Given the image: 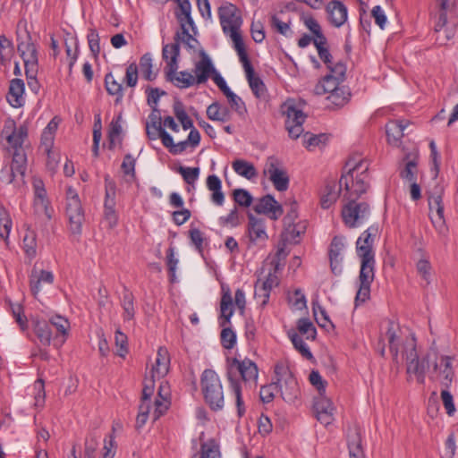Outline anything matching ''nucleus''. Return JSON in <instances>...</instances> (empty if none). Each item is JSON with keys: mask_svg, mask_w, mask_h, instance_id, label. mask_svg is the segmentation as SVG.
Here are the masks:
<instances>
[{"mask_svg": "<svg viewBox=\"0 0 458 458\" xmlns=\"http://www.w3.org/2000/svg\"><path fill=\"white\" fill-rule=\"evenodd\" d=\"M233 200L241 207L248 208L251 205L253 198L244 189H235L233 191Z\"/></svg>", "mask_w": 458, "mask_h": 458, "instance_id": "0e129e2a", "label": "nucleus"}, {"mask_svg": "<svg viewBox=\"0 0 458 458\" xmlns=\"http://www.w3.org/2000/svg\"><path fill=\"white\" fill-rule=\"evenodd\" d=\"M368 164L362 159L352 157L344 165V173L339 180L340 189H344V198L358 199L364 194L369 184Z\"/></svg>", "mask_w": 458, "mask_h": 458, "instance_id": "f03ea898", "label": "nucleus"}, {"mask_svg": "<svg viewBox=\"0 0 458 458\" xmlns=\"http://www.w3.org/2000/svg\"><path fill=\"white\" fill-rule=\"evenodd\" d=\"M342 81L332 78L328 75H326L316 86L314 89V92L317 95H324L328 93L331 94V92H334L336 90V89L342 88L340 86V83Z\"/></svg>", "mask_w": 458, "mask_h": 458, "instance_id": "ea45409f", "label": "nucleus"}, {"mask_svg": "<svg viewBox=\"0 0 458 458\" xmlns=\"http://www.w3.org/2000/svg\"><path fill=\"white\" fill-rule=\"evenodd\" d=\"M24 90L25 85L21 79H13L10 81L9 90L6 99L9 104L13 107H21L24 104Z\"/></svg>", "mask_w": 458, "mask_h": 458, "instance_id": "a878e982", "label": "nucleus"}, {"mask_svg": "<svg viewBox=\"0 0 458 458\" xmlns=\"http://www.w3.org/2000/svg\"><path fill=\"white\" fill-rule=\"evenodd\" d=\"M65 215L69 221V229L73 235L80 236L85 220L84 209L76 191L69 186L66 189Z\"/></svg>", "mask_w": 458, "mask_h": 458, "instance_id": "0eeeda50", "label": "nucleus"}, {"mask_svg": "<svg viewBox=\"0 0 458 458\" xmlns=\"http://www.w3.org/2000/svg\"><path fill=\"white\" fill-rule=\"evenodd\" d=\"M114 344L116 348V355L124 358L128 353V338L119 328L114 334Z\"/></svg>", "mask_w": 458, "mask_h": 458, "instance_id": "bf43d9fd", "label": "nucleus"}, {"mask_svg": "<svg viewBox=\"0 0 458 458\" xmlns=\"http://www.w3.org/2000/svg\"><path fill=\"white\" fill-rule=\"evenodd\" d=\"M180 55L179 36H174V42L165 44L162 49V58L166 63L165 71L169 69V73L176 72L178 69V57Z\"/></svg>", "mask_w": 458, "mask_h": 458, "instance_id": "aec40b11", "label": "nucleus"}, {"mask_svg": "<svg viewBox=\"0 0 458 458\" xmlns=\"http://www.w3.org/2000/svg\"><path fill=\"white\" fill-rule=\"evenodd\" d=\"M200 458H220L219 446L214 439L201 444Z\"/></svg>", "mask_w": 458, "mask_h": 458, "instance_id": "052dcab7", "label": "nucleus"}, {"mask_svg": "<svg viewBox=\"0 0 458 458\" xmlns=\"http://www.w3.org/2000/svg\"><path fill=\"white\" fill-rule=\"evenodd\" d=\"M452 361V357L441 356L434 363V372L437 374V377L439 378L440 383L445 387H448L454 377Z\"/></svg>", "mask_w": 458, "mask_h": 458, "instance_id": "412c9836", "label": "nucleus"}, {"mask_svg": "<svg viewBox=\"0 0 458 458\" xmlns=\"http://www.w3.org/2000/svg\"><path fill=\"white\" fill-rule=\"evenodd\" d=\"M222 327L220 335L221 344L225 349H233L236 344V334L226 326Z\"/></svg>", "mask_w": 458, "mask_h": 458, "instance_id": "e2e57ef3", "label": "nucleus"}, {"mask_svg": "<svg viewBox=\"0 0 458 458\" xmlns=\"http://www.w3.org/2000/svg\"><path fill=\"white\" fill-rule=\"evenodd\" d=\"M282 113L286 116L285 128L292 139H298L304 131L303 123L306 115L304 113L292 104H284Z\"/></svg>", "mask_w": 458, "mask_h": 458, "instance_id": "1a4fd4ad", "label": "nucleus"}, {"mask_svg": "<svg viewBox=\"0 0 458 458\" xmlns=\"http://www.w3.org/2000/svg\"><path fill=\"white\" fill-rule=\"evenodd\" d=\"M34 188V208L38 214H43L47 220H50L53 216V208L47 198V191L44 182L40 179L33 181Z\"/></svg>", "mask_w": 458, "mask_h": 458, "instance_id": "f8f14e48", "label": "nucleus"}, {"mask_svg": "<svg viewBox=\"0 0 458 458\" xmlns=\"http://www.w3.org/2000/svg\"><path fill=\"white\" fill-rule=\"evenodd\" d=\"M220 23L225 34L240 30L242 20L237 14V8L233 4H226L218 9Z\"/></svg>", "mask_w": 458, "mask_h": 458, "instance_id": "9d476101", "label": "nucleus"}, {"mask_svg": "<svg viewBox=\"0 0 458 458\" xmlns=\"http://www.w3.org/2000/svg\"><path fill=\"white\" fill-rule=\"evenodd\" d=\"M287 335L292 341L294 348L301 354L302 357L309 360L314 359L312 352L310 351L307 344L304 343L302 338L298 335V333L295 330H289Z\"/></svg>", "mask_w": 458, "mask_h": 458, "instance_id": "c03bdc74", "label": "nucleus"}, {"mask_svg": "<svg viewBox=\"0 0 458 458\" xmlns=\"http://www.w3.org/2000/svg\"><path fill=\"white\" fill-rule=\"evenodd\" d=\"M121 306L123 309V319L131 320L134 318L135 309H134V296L131 292L127 289H124L123 293V297L121 300Z\"/></svg>", "mask_w": 458, "mask_h": 458, "instance_id": "49530a36", "label": "nucleus"}, {"mask_svg": "<svg viewBox=\"0 0 458 458\" xmlns=\"http://www.w3.org/2000/svg\"><path fill=\"white\" fill-rule=\"evenodd\" d=\"M201 392L206 403L214 411H221L225 404L223 386L217 373L207 369L200 377Z\"/></svg>", "mask_w": 458, "mask_h": 458, "instance_id": "7ed1b4c3", "label": "nucleus"}, {"mask_svg": "<svg viewBox=\"0 0 458 458\" xmlns=\"http://www.w3.org/2000/svg\"><path fill=\"white\" fill-rule=\"evenodd\" d=\"M105 180V191L106 198L104 202L105 209H114L115 206V190L116 185L114 181L110 177L109 174H106L104 177Z\"/></svg>", "mask_w": 458, "mask_h": 458, "instance_id": "37998d69", "label": "nucleus"}, {"mask_svg": "<svg viewBox=\"0 0 458 458\" xmlns=\"http://www.w3.org/2000/svg\"><path fill=\"white\" fill-rule=\"evenodd\" d=\"M341 190L336 189L335 182L327 183L320 198L321 207L325 209L329 208L337 200Z\"/></svg>", "mask_w": 458, "mask_h": 458, "instance_id": "a19ab883", "label": "nucleus"}, {"mask_svg": "<svg viewBox=\"0 0 458 458\" xmlns=\"http://www.w3.org/2000/svg\"><path fill=\"white\" fill-rule=\"evenodd\" d=\"M3 134H5L8 144L14 149L13 153H24L22 144L28 135V129L25 125L16 128L14 123L12 122L11 125L4 126Z\"/></svg>", "mask_w": 458, "mask_h": 458, "instance_id": "2eb2a0df", "label": "nucleus"}, {"mask_svg": "<svg viewBox=\"0 0 458 458\" xmlns=\"http://www.w3.org/2000/svg\"><path fill=\"white\" fill-rule=\"evenodd\" d=\"M416 269L420 277L426 282L427 284L430 282L431 265L427 259H420L416 263Z\"/></svg>", "mask_w": 458, "mask_h": 458, "instance_id": "774afa93", "label": "nucleus"}, {"mask_svg": "<svg viewBox=\"0 0 458 458\" xmlns=\"http://www.w3.org/2000/svg\"><path fill=\"white\" fill-rule=\"evenodd\" d=\"M177 172L182 176L183 180L188 184H193L199 175V167L179 166Z\"/></svg>", "mask_w": 458, "mask_h": 458, "instance_id": "338daca9", "label": "nucleus"}, {"mask_svg": "<svg viewBox=\"0 0 458 458\" xmlns=\"http://www.w3.org/2000/svg\"><path fill=\"white\" fill-rule=\"evenodd\" d=\"M360 259V270L359 274V288L355 296V305L367 301L370 297V286L375 278V256L364 253Z\"/></svg>", "mask_w": 458, "mask_h": 458, "instance_id": "423d86ee", "label": "nucleus"}, {"mask_svg": "<svg viewBox=\"0 0 458 458\" xmlns=\"http://www.w3.org/2000/svg\"><path fill=\"white\" fill-rule=\"evenodd\" d=\"M444 187L437 184L434 189L428 192V201L430 215L434 213L437 207L443 204Z\"/></svg>", "mask_w": 458, "mask_h": 458, "instance_id": "de8ad7c7", "label": "nucleus"}, {"mask_svg": "<svg viewBox=\"0 0 458 458\" xmlns=\"http://www.w3.org/2000/svg\"><path fill=\"white\" fill-rule=\"evenodd\" d=\"M347 200L342 209V217L346 226L354 228L368 219L370 208L367 202H357V199Z\"/></svg>", "mask_w": 458, "mask_h": 458, "instance_id": "6e6552de", "label": "nucleus"}, {"mask_svg": "<svg viewBox=\"0 0 458 458\" xmlns=\"http://www.w3.org/2000/svg\"><path fill=\"white\" fill-rule=\"evenodd\" d=\"M6 302L9 305L13 317L15 318V321L20 326L21 329L24 331L28 328V319L24 315L23 308L21 304H14L11 301V300H6Z\"/></svg>", "mask_w": 458, "mask_h": 458, "instance_id": "5fc2aeb1", "label": "nucleus"}, {"mask_svg": "<svg viewBox=\"0 0 458 458\" xmlns=\"http://www.w3.org/2000/svg\"><path fill=\"white\" fill-rule=\"evenodd\" d=\"M12 219L7 209L0 204V237L8 240L12 228Z\"/></svg>", "mask_w": 458, "mask_h": 458, "instance_id": "3c124183", "label": "nucleus"}, {"mask_svg": "<svg viewBox=\"0 0 458 458\" xmlns=\"http://www.w3.org/2000/svg\"><path fill=\"white\" fill-rule=\"evenodd\" d=\"M329 21L336 28L343 26L348 18L347 7L338 0H332L326 7Z\"/></svg>", "mask_w": 458, "mask_h": 458, "instance_id": "5701e85b", "label": "nucleus"}, {"mask_svg": "<svg viewBox=\"0 0 458 458\" xmlns=\"http://www.w3.org/2000/svg\"><path fill=\"white\" fill-rule=\"evenodd\" d=\"M377 226H370L364 231L356 242V251L358 257H363L364 253H369V256H375L373 250L374 238L377 233Z\"/></svg>", "mask_w": 458, "mask_h": 458, "instance_id": "b1692460", "label": "nucleus"}, {"mask_svg": "<svg viewBox=\"0 0 458 458\" xmlns=\"http://www.w3.org/2000/svg\"><path fill=\"white\" fill-rule=\"evenodd\" d=\"M105 87L109 95L116 96L115 104L122 101L123 98V89L121 83L115 81L112 72L105 76Z\"/></svg>", "mask_w": 458, "mask_h": 458, "instance_id": "79ce46f5", "label": "nucleus"}, {"mask_svg": "<svg viewBox=\"0 0 458 458\" xmlns=\"http://www.w3.org/2000/svg\"><path fill=\"white\" fill-rule=\"evenodd\" d=\"M298 332L305 335L307 340H315L317 336V329L313 323L307 318H301L297 321Z\"/></svg>", "mask_w": 458, "mask_h": 458, "instance_id": "8fccbe9b", "label": "nucleus"}, {"mask_svg": "<svg viewBox=\"0 0 458 458\" xmlns=\"http://www.w3.org/2000/svg\"><path fill=\"white\" fill-rule=\"evenodd\" d=\"M417 161L416 159L408 160L403 169L400 170V177L410 182L417 181Z\"/></svg>", "mask_w": 458, "mask_h": 458, "instance_id": "13d9d810", "label": "nucleus"}, {"mask_svg": "<svg viewBox=\"0 0 458 458\" xmlns=\"http://www.w3.org/2000/svg\"><path fill=\"white\" fill-rule=\"evenodd\" d=\"M25 162V153H13L12 164L10 165L4 166L1 169V181L4 183L10 184L18 175L22 179L26 171Z\"/></svg>", "mask_w": 458, "mask_h": 458, "instance_id": "9b49d317", "label": "nucleus"}, {"mask_svg": "<svg viewBox=\"0 0 458 458\" xmlns=\"http://www.w3.org/2000/svg\"><path fill=\"white\" fill-rule=\"evenodd\" d=\"M304 136L305 138L308 137L304 140V146L309 149H311L315 147H319L320 145L324 146L328 140L327 135L324 133L315 135L307 132Z\"/></svg>", "mask_w": 458, "mask_h": 458, "instance_id": "69168bd1", "label": "nucleus"}, {"mask_svg": "<svg viewBox=\"0 0 458 458\" xmlns=\"http://www.w3.org/2000/svg\"><path fill=\"white\" fill-rule=\"evenodd\" d=\"M348 448L351 458H365L361 448V440L359 432L355 431L349 438Z\"/></svg>", "mask_w": 458, "mask_h": 458, "instance_id": "6e6d98bb", "label": "nucleus"}, {"mask_svg": "<svg viewBox=\"0 0 458 458\" xmlns=\"http://www.w3.org/2000/svg\"><path fill=\"white\" fill-rule=\"evenodd\" d=\"M350 98L351 93L349 89L342 86V88L336 89L335 91L331 92V94L327 97L328 102L327 107L329 109L340 108L349 102Z\"/></svg>", "mask_w": 458, "mask_h": 458, "instance_id": "f704fd0d", "label": "nucleus"}, {"mask_svg": "<svg viewBox=\"0 0 458 458\" xmlns=\"http://www.w3.org/2000/svg\"><path fill=\"white\" fill-rule=\"evenodd\" d=\"M207 116L212 121L224 123L231 119V112L227 106H223L218 102H214L208 106Z\"/></svg>", "mask_w": 458, "mask_h": 458, "instance_id": "4c0bfd02", "label": "nucleus"}, {"mask_svg": "<svg viewBox=\"0 0 458 458\" xmlns=\"http://www.w3.org/2000/svg\"><path fill=\"white\" fill-rule=\"evenodd\" d=\"M313 407L316 418L321 424L328 426L333 422L335 408L329 399L320 395L315 399Z\"/></svg>", "mask_w": 458, "mask_h": 458, "instance_id": "6ab92c4d", "label": "nucleus"}, {"mask_svg": "<svg viewBox=\"0 0 458 458\" xmlns=\"http://www.w3.org/2000/svg\"><path fill=\"white\" fill-rule=\"evenodd\" d=\"M54 283V275L50 271L37 269L34 267L30 276V287L33 296H37L41 291L42 284H52Z\"/></svg>", "mask_w": 458, "mask_h": 458, "instance_id": "393cba45", "label": "nucleus"}, {"mask_svg": "<svg viewBox=\"0 0 458 458\" xmlns=\"http://www.w3.org/2000/svg\"><path fill=\"white\" fill-rule=\"evenodd\" d=\"M284 230L282 233V239L285 242L298 243L300 237L306 231V225L304 222H294L290 225H284Z\"/></svg>", "mask_w": 458, "mask_h": 458, "instance_id": "473e14b6", "label": "nucleus"}, {"mask_svg": "<svg viewBox=\"0 0 458 458\" xmlns=\"http://www.w3.org/2000/svg\"><path fill=\"white\" fill-rule=\"evenodd\" d=\"M47 322L51 324L52 329L54 327L56 330L54 336V346L58 349L65 343L69 335L70 322L59 315L53 316Z\"/></svg>", "mask_w": 458, "mask_h": 458, "instance_id": "4be33fe9", "label": "nucleus"}, {"mask_svg": "<svg viewBox=\"0 0 458 458\" xmlns=\"http://www.w3.org/2000/svg\"><path fill=\"white\" fill-rule=\"evenodd\" d=\"M257 214H264L270 219L276 220L283 214L282 206L269 194L262 197L253 207Z\"/></svg>", "mask_w": 458, "mask_h": 458, "instance_id": "dca6fc26", "label": "nucleus"}, {"mask_svg": "<svg viewBox=\"0 0 458 458\" xmlns=\"http://www.w3.org/2000/svg\"><path fill=\"white\" fill-rule=\"evenodd\" d=\"M220 311L223 321L220 322L221 327H225L230 323L231 317L233 314V299L229 290L224 293L220 301Z\"/></svg>", "mask_w": 458, "mask_h": 458, "instance_id": "58836bf2", "label": "nucleus"}, {"mask_svg": "<svg viewBox=\"0 0 458 458\" xmlns=\"http://www.w3.org/2000/svg\"><path fill=\"white\" fill-rule=\"evenodd\" d=\"M174 113L180 121L184 131L192 128L193 123L185 112L184 106L182 101L176 99L174 103Z\"/></svg>", "mask_w": 458, "mask_h": 458, "instance_id": "864d4df0", "label": "nucleus"}, {"mask_svg": "<svg viewBox=\"0 0 458 458\" xmlns=\"http://www.w3.org/2000/svg\"><path fill=\"white\" fill-rule=\"evenodd\" d=\"M17 49L24 62L25 69L38 67V49L30 34L27 35L26 40L18 43Z\"/></svg>", "mask_w": 458, "mask_h": 458, "instance_id": "a211bd4d", "label": "nucleus"}, {"mask_svg": "<svg viewBox=\"0 0 458 458\" xmlns=\"http://www.w3.org/2000/svg\"><path fill=\"white\" fill-rule=\"evenodd\" d=\"M199 54L200 59L195 64L193 71L195 81L198 85L206 83L216 72L211 58L205 50L200 49Z\"/></svg>", "mask_w": 458, "mask_h": 458, "instance_id": "ddd939ff", "label": "nucleus"}, {"mask_svg": "<svg viewBox=\"0 0 458 458\" xmlns=\"http://www.w3.org/2000/svg\"><path fill=\"white\" fill-rule=\"evenodd\" d=\"M170 365V356L165 347H159L157 353L155 365L150 371L151 377L161 378L164 377L168 370Z\"/></svg>", "mask_w": 458, "mask_h": 458, "instance_id": "bb28decb", "label": "nucleus"}, {"mask_svg": "<svg viewBox=\"0 0 458 458\" xmlns=\"http://www.w3.org/2000/svg\"><path fill=\"white\" fill-rule=\"evenodd\" d=\"M344 238L342 236H335L332 239V242L329 246V260H330V268L334 275L339 276L343 271V257L342 251L344 249Z\"/></svg>", "mask_w": 458, "mask_h": 458, "instance_id": "f3484780", "label": "nucleus"}, {"mask_svg": "<svg viewBox=\"0 0 458 458\" xmlns=\"http://www.w3.org/2000/svg\"><path fill=\"white\" fill-rule=\"evenodd\" d=\"M14 53V47L12 40L5 35H0V64H5L11 60Z\"/></svg>", "mask_w": 458, "mask_h": 458, "instance_id": "09e8293b", "label": "nucleus"}, {"mask_svg": "<svg viewBox=\"0 0 458 458\" xmlns=\"http://www.w3.org/2000/svg\"><path fill=\"white\" fill-rule=\"evenodd\" d=\"M274 373L275 384L277 391H280L281 397L285 403H293L301 394L300 386L293 373L283 362L276 364Z\"/></svg>", "mask_w": 458, "mask_h": 458, "instance_id": "39448f33", "label": "nucleus"}, {"mask_svg": "<svg viewBox=\"0 0 458 458\" xmlns=\"http://www.w3.org/2000/svg\"><path fill=\"white\" fill-rule=\"evenodd\" d=\"M165 78L166 81L173 82L174 86L181 89H186L196 84L194 76L187 71H181L179 72L176 71L170 74L169 69H167L165 71Z\"/></svg>", "mask_w": 458, "mask_h": 458, "instance_id": "2f4dec72", "label": "nucleus"}, {"mask_svg": "<svg viewBox=\"0 0 458 458\" xmlns=\"http://www.w3.org/2000/svg\"><path fill=\"white\" fill-rule=\"evenodd\" d=\"M227 35L230 36L233 43V47L238 54L240 62L242 64L243 68L251 65L240 30L233 31Z\"/></svg>", "mask_w": 458, "mask_h": 458, "instance_id": "e433bc0d", "label": "nucleus"}, {"mask_svg": "<svg viewBox=\"0 0 458 458\" xmlns=\"http://www.w3.org/2000/svg\"><path fill=\"white\" fill-rule=\"evenodd\" d=\"M226 377L231 392L235 396L237 413L239 417L245 413V407L242 396L241 380L244 383H257L259 369L250 359L240 360L236 357L226 360Z\"/></svg>", "mask_w": 458, "mask_h": 458, "instance_id": "f257e3e1", "label": "nucleus"}, {"mask_svg": "<svg viewBox=\"0 0 458 458\" xmlns=\"http://www.w3.org/2000/svg\"><path fill=\"white\" fill-rule=\"evenodd\" d=\"M36 248V233L33 231H29L23 238V249L26 255L30 258H34L37 253Z\"/></svg>", "mask_w": 458, "mask_h": 458, "instance_id": "680f3d73", "label": "nucleus"}, {"mask_svg": "<svg viewBox=\"0 0 458 458\" xmlns=\"http://www.w3.org/2000/svg\"><path fill=\"white\" fill-rule=\"evenodd\" d=\"M265 172L268 174L269 180L278 191H284L288 189L289 176L284 170L278 167V160L276 158L274 157H268Z\"/></svg>", "mask_w": 458, "mask_h": 458, "instance_id": "4468645a", "label": "nucleus"}, {"mask_svg": "<svg viewBox=\"0 0 458 458\" xmlns=\"http://www.w3.org/2000/svg\"><path fill=\"white\" fill-rule=\"evenodd\" d=\"M232 165L236 174L246 179L250 180L258 175L255 166L245 160L237 159L233 162Z\"/></svg>", "mask_w": 458, "mask_h": 458, "instance_id": "a18cd8bd", "label": "nucleus"}, {"mask_svg": "<svg viewBox=\"0 0 458 458\" xmlns=\"http://www.w3.org/2000/svg\"><path fill=\"white\" fill-rule=\"evenodd\" d=\"M398 332H400L399 326L395 324L393 320H388L386 335L387 337L389 350L390 352L392 353L394 360L397 359L399 353L400 336L398 335Z\"/></svg>", "mask_w": 458, "mask_h": 458, "instance_id": "72a5a7b5", "label": "nucleus"}, {"mask_svg": "<svg viewBox=\"0 0 458 458\" xmlns=\"http://www.w3.org/2000/svg\"><path fill=\"white\" fill-rule=\"evenodd\" d=\"M33 332L38 342L43 346H49L52 339L54 340L51 324L47 320H34Z\"/></svg>", "mask_w": 458, "mask_h": 458, "instance_id": "7c9ffc66", "label": "nucleus"}, {"mask_svg": "<svg viewBox=\"0 0 458 458\" xmlns=\"http://www.w3.org/2000/svg\"><path fill=\"white\" fill-rule=\"evenodd\" d=\"M248 232L251 242H264L267 239L265 230V224L262 219L255 217L252 214H248Z\"/></svg>", "mask_w": 458, "mask_h": 458, "instance_id": "c756f323", "label": "nucleus"}, {"mask_svg": "<svg viewBox=\"0 0 458 458\" xmlns=\"http://www.w3.org/2000/svg\"><path fill=\"white\" fill-rule=\"evenodd\" d=\"M175 36H179V44L182 43L189 50L195 51L199 45V41L189 33L183 23H182L181 31L176 32Z\"/></svg>", "mask_w": 458, "mask_h": 458, "instance_id": "4d7b16f0", "label": "nucleus"}, {"mask_svg": "<svg viewBox=\"0 0 458 458\" xmlns=\"http://www.w3.org/2000/svg\"><path fill=\"white\" fill-rule=\"evenodd\" d=\"M244 71L249 85L255 97L259 99H266L267 97L266 85L263 81L255 74L253 66H247L244 68Z\"/></svg>", "mask_w": 458, "mask_h": 458, "instance_id": "cd10ccee", "label": "nucleus"}, {"mask_svg": "<svg viewBox=\"0 0 458 458\" xmlns=\"http://www.w3.org/2000/svg\"><path fill=\"white\" fill-rule=\"evenodd\" d=\"M408 120L390 121L386 125V132L389 143L397 144L403 137L404 130L409 126Z\"/></svg>", "mask_w": 458, "mask_h": 458, "instance_id": "c85d7f7f", "label": "nucleus"}, {"mask_svg": "<svg viewBox=\"0 0 458 458\" xmlns=\"http://www.w3.org/2000/svg\"><path fill=\"white\" fill-rule=\"evenodd\" d=\"M403 355L406 360L408 380L410 381L414 376L418 384L424 385L426 371L429 369V358L428 355L419 357L414 335L406 339L403 344Z\"/></svg>", "mask_w": 458, "mask_h": 458, "instance_id": "20e7f679", "label": "nucleus"}, {"mask_svg": "<svg viewBox=\"0 0 458 458\" xmlns=\"http://www.w3.org/2000/svg\"><path fill=\"white\" fill-rule=\"evenodd\" d=\"M207 187L212 191V201L217 206H222L225 201V195L221 191L222 182L219 177L216 174L208 175L207 178Z\"/></svg>", "mask_w": 458, "mask_h": 458, "instance_id": "c9c22d12", "label": "nucleus"}, {"mask_svg": "<svg viewBox=\"0 0 458 458\" xmlns=\"http://www.w3.org/2000/svg\"><path fill=\"white\" fill-rule=\"evenodd\" d=\"M140 67L145 80L152 81L157 78V72L152 70V56L149 53H146L140 57Z\"/></svg>", "mask_w": 458, "mask_h": 458, "instance_id": "603ef678", "label": "nucleus"}]
</instances>
